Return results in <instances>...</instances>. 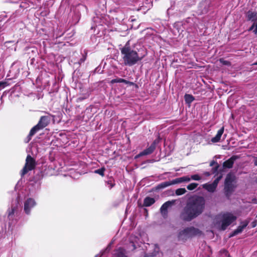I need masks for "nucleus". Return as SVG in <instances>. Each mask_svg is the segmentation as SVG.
<instances>
[{"instance_id":"obj_3","label":"nucleus","mask_w":257,"mask_h":257,"mask_svg":"<svg viewBox=\"0 0 257 257\" xmlns=\"http://www.w3.org/2000/svg\"><path fill=\"white\" fill-rule=\"evenodd\" d=\"M217 218L219 220V223L221 225V229L224 230L236 220L237 217L231 213L225 212L219 214Z\"/></svg>"},{"instance_id":"obj_21","label":"nucleus","mask_w":257,"mask_h":257,"mask_svg":"<svg viewBox=\"0 0 257 257\" xmlns=\"http://www.w3.org/2000/svg\"><path fill=\"white\" fill-rule=\"evenodd\" d=\"M173 185V181H166L162 182L160 184H159L157 187V188L158 189H164L167 187H168L170 185Z\"/></svg>"},{"instance_id":"obj_12","label":"nucleus","mask_w":257,"mask_h":257,"mask_svg":"<svg viewBox=\"0 0 257 257\" xmlns=\"http://www.w3.org/2000/svg\"><path fill=\"white\" fill-rule=\"evenodd\" d=\"M248 222L247 221H244L241 222V224L238 226L237 229L234 230L232 234L230 236H233L241 233L244 228H245L248 225Z\"/></svg>"},{"instance_id":"obj_16","label":"nucleus","mask_w":257,"mask_h":257,"mask_svg":"<svg viewBox=\"0 0 257 257\" xmlns=\"http://www.w3.org/2000/svg\"><path fill=\"white\" fill-rule=\"evenodd\" d=\"M174 184L181 183L184 182H189L191 181V178L188 176H183L182 177L177 178L172 180Z\"/></svg>"},{"instance_id":"obj_33","label":"nucleus","mask_w":257,"mask_h":257,"mask_svg":"<svg viewBox=\"0 0 257 257\" xmlns=\"http://www.w3.org/2000/svg\"><path fill=\"white\" fill-rule=\"evenodd\" d=\"M107 183L109 185L108 187L110 189H111L114 186V184L112 183L111 181H108L107 182Z\"/></svg>"},{"instance_id":"obj_5","label":"nucleus","mask_w":257,"mask_h":257,"mask_svg":"<svg viewBox=\"0 0 257 257\" xmlns=\"http://www.w3.org/2000/svg\"><path fill=\"white\" fill-rule=\"evenodd\" d=\"M200 230L194 227H187L181 231L178 234L179 240H186L190 237L200 234Z\"/></svg>"},{"instance_id":"obj_37","label":"nucleus","mask_w":257,"mask_h":257,"mask_svg":"<svg viewBox=\"0 0 257 257\" xmlns=\"http://www.w3.org/2000/svg\"><path fill=\"white\" fill-rule=\"evenodd\" d=\"M204 175L205 176H209L210 175V172H205L204 173Z\"/></svg>"},{"instance_id":"obj_28","label":"nucleus","mask_w":257,"mask_h":257,"mask_svg":"<svg viewBox=\"0 0 257 257\" xmlns=\"http://www.w3.org/2000/svg\"><path fill=\"white\" fill-rule=\"evenodd\" d=\"M219 61L222 65H224L230 66L231 65V63L229 61L225 60L222 58L220 59Z\"/></svg>"},{"instance_id":"obj_15","label":"nucleus","mask_w":257,"mask_h":257,"mask_svg":"<svg viewBox=\"0 0 257 257\" xmlns=\"http://www.w3.org/2000/svg\"><path fill=\"white\" fill-rule=\"evenodd\" d=\"M236 158L235 156H232L227 161H225L223 164V167L224 168H231L234 164V162Z\"/></svg>"},{"instance_id":"obj_30","label":"nucleus","mask_w":257,"mask_h":257,"mask_svg":"<svg viewBox=\"0 0 257 257\" xmlns=\"http://www.w3.org/2000/svg\"><path fill=\"white\" fill-rule=\"evenodd\" d=\"M221 178V176H219L217 178L215 179V180L213 182V183L216 186V187L218 185V184L220 181V180Z\"/></svg>"},{"instance_id":"obj_10","label":"nucleus","mask_w":257,"mask_h":257,"mask_svg":"<svg viewBox=\"0 0 257 257\" xmlns=\"http://www.w3.org/2000/svg\"><path fill=\"white\" fill-rule=\"evenodd\" d=\"M175 200L168 201L164 203L160 208V212L163 216H165L168 213V208L175 203Z\"/></svg>"},{"instance_id":"obj_2","label":"nucleus","mask_w":257,"mask_h":257,"mask_svg":"<svg viewBox=\"0 0 257 257\" xmlns=\"http://www.w3.org/2000/svg\"><path fill=\"white\" fill-rule=\"evenodd\" d=\"M120 50L123 64L125 66H132L141 61L144 57V55L140 56L131 47L129 41Z\"/></svg>"},{"instance_id":"obj_25","label":"nucleus","mask_w":257,"mask_h":257,"mask_svg":"<svg viewBox=\"0 0 257 257\" xmlns=\"http://www.w3.org/2000/svg\"><path fill=\"white\" fill-rule=\"evenodd\" d=\"M186 192V190L185 188H179L176 190V194L177 195H181L185 194Z\"/></svg>"},{"instance_id":"obj_1","label":"nucleus","mask_w":257,"mask_h":257,"mask_svg":"<svg viewBox=\"0 0 257 257\" xmlns=\"http://www.w3.org/2000/svg\"><path fill=\"white\" fill-rule=\"evenodd\" d=\"M205 200L203 197L195 196L189 199L180 214L184 221H190L201 214L205 208Z\"/></svg>"},{"instance_id":"obj_13","label":"nucleus","mask_w":257,"mask_h":257,"mask_svg":"<svg viewBox=\"0 0 257 257\" xmlns=\"http://www.w3.org/2000/svg\"><path fill=\"white\" fill-rule=\"evenodd\" d=\"M224 132V127H222L219 129L215 136L211 139V142L213 143L220 142L221 137Z\"/></svg>"},{"instance_id":"obj_4","label":"nucleus","mask_w":257,"mask_h":257,"mask_svg":"<svg viewBox=\"0 0 257 257\" xmlns=\"http://www.w3.org/2000/svg\"><path fill=\"white\" fill-rule=\"evenodd\" d=\"M18 206L19 202L16 200L15 203L12 205L11 209L8 211V217L10 221L9 223L11 225L15 224L19 218V211Z\"/></svg>"},{"instance_id":"obj_38","label":"nucleus","mask_w":257,"mask_h":257,"mask_svg":"<svg viewBox=\"0 0 257 257\" xmlns=\"http://www.w3.org/2000/svg\"><path fill=\"white\" fill-rule=\"evenodd\" d=\"M254 165L255 166H257V160H256L255 162H254Z\"/></svg>"},{"instance_id":"obj_23","label":"nucleus","mask_w":257,"mask_h":257,"mask_svg":"<svg viewBox=\"0 0 257 257\" xmlns=\"http://www.w3.org/2000/svg\"><path fill=\"white\" fill-rule=\"evenodd\" d=\"M248 31H252L255 34H257V22H253L252 26L249 28Z\"/></svg>"},{"instance_id":"obj_32","label":"nucleus","mask_w":257,"mask_h":257,"mask_svg":"<svg viewBox=\"0 0 257 257\" xmlns=\"http://www.w3.org/2000/svg\"><path fill=\"white\" fill-rule=\"evenodd\" d=\"M215 165H216V168H215V170H217V169H218V168L219 167V166H218V165L216 161H212L210 163V166H213L214 165H215Z\"/></svg>"},{"instance_id":"obj_19","label":"nucleus","mask_w":257,"mask_h":257,"mask_svg":"<svg viewBox=\"0 0 257 257\" xmlns=\"http://www.w3.org/2000/svg\"><path fill=\"white\" fill-rule=\"evenodd\" d=\"M155 202L154 198L147 197L144 199V206L146 207H149L153 205Z\"/></svg>"},{"instance_id":"obj_35","label":"nucleus","mask_w":257,"mask_h":257,"mask_svg":"<svg viewBox=\"0 0 257 257\" xmlns=\"http://www.w3.org/2000/svg\"><path fill=\"white\" fill-rule=\"evenodd\" d=\"M116 257H126L123 253H118Z\"/></svg>"},{"instance_id":"obj_17","label":"nucleus","mask_w":257,"mask_h":257,"mask_svg":"<svg viewBox=\"0 0 257 257\" xmlns=\"http://www.w3.org/2000/svg\"><path fill=\"white\" fill-rule=\"evenodd\" d=\"M216 186L212 183L211 184L206 183L203 185V188L207 190L208 192H214L216 188Z\"/></svg>"},{"instance_id":"obj_40","label":"nucleus","mask_w":257,"mask_h":257,"mask_svg":"<svg viewBox=\"0 0 257 257\" xmlns=\"http://www.w3.org/2000/svg\"><path fill=\"white\" fill-rule=\"evenodd\" d=\"M97 69H98V68H96L95 70V71H96Z\"/></svg>"},{"instance_id":"obj_6","label":"nucleus","mask_w":257,"mask_h":257,"mask_svg":"<svg viewBox=\"0 0 257 257\" xmlns=\"http://www.w3.org/2000/svg\"><path fill=\"white\" fill-rule=\"evenodd\" d=\"M235 180L234 175L228 174L226 177L224 183V191L227 196H229L233 191L234 186L233 182Z\"/></svg>"},{"instance_id":"obj_8","label":"nucleus","mask_w":257,"mask_h":257,"mask_svg":"<svg viewBox=\"0 0 257 257\" xmlns=\"http://www.w3.org/2000/svg\"><path fill=\"white\" fill-rule=\"evenodd\" d=\"M36 205L35 200L31 198L27 199L24 203V210L25 213L29 215L31 213V211Z\"/></svg>"},{"instance_id":"obj_31","label":"nucleus","mask_w":257,"mask_h":257,"mask_svg":"<svg viewBox=\"0 0 257 257\" xmlns=\"http://www.w3.org/2000/svg\"><path fill=\"white\" fill-rule=\"evenodd\" d=\"M86 54L85 55H83L82 57L79 60L78 63L79 64H82V63H83L85 61V60H86Z\"/></svg>"},{"instance_id":"obj_9","label":"nucleus","mask_w":257,"mask_h":257,"mask_svg":"<svg viewBox=\"0 0 257 257\" xmlns=\"http://www.w3.org/2000/svg\"><path fill=\"white\" fill-rule=\"evenodd\" d=\"M159 143V140H155L151 146L144 150L143 151L140 153L138 155L136 156V158H138L143 156H146L151 154L155 150L157 144Z\"/></svg>"},{"instance_id":"obj_27","label":"nucleus","mask_w":257,"mask_h":257,"mask_svg":"<svg viewBox=\"0 0 257 257\" xmlns=\"http://www.w3.org/2000/svg\"><path fill=\"white\" fill-rule=\"evenodd\" d=\"M191 180L199 181L201 179V177H200L198 174H194L191 176L190 177Z\"/></svg>"},{"instance_id":"obj_36","label":"nucleus","mask_w":257,"mask_h":257,"mask_svg":"<svg viewBox=\"0 0 257 257\" xmlns=\"http://www.w3.org/2000/svg\"><path fill=\"white\" fill-rule=\"evenodd\" d=\"M104 251H102V252H101V254H98L96 255L95 257H101L103 255V254L104 253Z\"/></svg>"},{"instance_id":"obj_11","label":"nucleus","mask_w":257,"mask_h":257,"mask_svg":"<svg viewBox=\"0 0 257 257\" xmlns=\"http://www.w3.org/2000/svg\"><path fill=\"white\" fill-rule=\"evenodd\" d=\"M50 117L48 115L42 116L41 117L37 125L39 126V128L42 129L48 125L50 121Z\"/></svg>"},{"instance_id":"obj_18","label":"nucleus","mask_w":257,"mask_h":257,"mask_svg":"<svg viewBox=\"0 0 257 257\" xmlns=\"http://www.w3.org/2000/svg\"><path fill=\"white\" fill-rule=\"evenodd\" d=\"M41 130L40 128H39V126L37 124L35 126H34L30 131V133L27 137L28 140L27 142H28L30 141L31 139V137L34 136L37 132L38 131Z\"/></svg>"},{"instance_id":"obj_26","label":"nucleus","mask_w":257,"mask_h":257,"mask_svg":"<svg viewBox=\"0 0 257 257\" xmlns=\"http://www.w3.org/2000/svg\"><path fill=\"white\" fill-rule=\"evenodd\" d=\"M105 170V169L104 168H101L100 169L95 170L94 173L96 174H98L101 175V176H104V173Z\"/></svg>"},{"instance_id":"obj_24","label":"nucleus","mask_w":257,"mask_h":257,"mask_svg":"<svg viewBox=\"0 0 257 257\" xmlns=\"http://www.w3.org/2000/svg\"><path fill=\"white\" fill-rule=\"evenodd\" d=\"M198 183H192L187 186V188L189 190H193L195 189L198 186Z\"/></svg>"},{"instance_id":"obj_29","label":"nucleus","mask_w":257,"mask_h":257,"mask_svg":"<svg viewBox=\"0 0 257 257\" xmlns=\"http://www.w3.org/2000/svg\"><path fill=\"white\" fill-rule=\"evenodd\" d=\"M8 85V83L6 81L0 82V91L4 89L6 86Z\"/></svg>"},{"instance_id":"obj_20","label":"nucleus","mask_w":257,"mask_h":257,"mask_svg":"<svg viewBox=\"0 0 257 257\" xmlns=\"http://www.w3.org/2000/svg\"><path fill=\"white\" fill-rule=\"evenodd\" d=\"M115 83H124L126 84H133V83L129 81L119 78L112 79L110 81V83L111 84H114Z\"/></svg>"},{"instance_id":"obj_14","label":"nucleus","mask_w":257,"mask_h":257,"mask_svg":"<svg viewBox=\"0 0 257 257\" xmlns=\"http://www.w3.org/2000/svg\"><path fill=\"white\" fill-rule=\"evenodd\" d=\"M246 17L248 21H251L253 22H257V13L249 11L246 13Z\"/></svg>"},{"instance_id":"obj_34","label":"nucleus","mask_w":257,"mask_h":257,"mask_svg":"<svg viewBox=\"0 0 257 257\" xmlns=\"http://www.w3.org/2000/svg\"><path fill=\"white\" fill-rule=\"evenodd\" d=\"M112 242H111V243H110L108 244V245L107 246V247H106V248L105 249V250H106V251H108L110 250V247H111V244H112Z\"/></svg>"},{"instance_id":"obj_7","label":"nucleus","mask_w":257,"mask_h":257,"mask_svg":"<svg viewBox=\"0 0 257 257\" xmlns=\"http://www.w3.org/2000/svg\"><path fill=\"white\" fill-rule=\"evenodd\" d=\"M36 163L35 159L30 155H28L26 160L25 166L21 172V176H24L29 171H32L35 169Z\"/></svg>"},{"instance_id":"obj_39","label":"nucleus","mask_w":257,"mask_h":257,"mask_svg":"<svg viewBox=\"0 0 257 257\" xmlns=\"http://www.w3.org/2000/svg\"><path fill=\"white\" fill-rule=\"evenodd\" d=\"M254 65H257V61L256 62H255L254 64Z\"/></svg>"},{"instance_id":"obj_22","label":"nucleus","mask_w":257,"mask_h":257,"mask_svg":"<svg viewBox=\"0 0 257 257\" xmlns=\"http://www.w3.org/2000/svg\"><path fill=\"white\" fill-rule=\"evenodd\" d=\"M184 99L186 103L190 104L194 100V97L191 94H186L184 95Z\"/></svg>"}]
</instances>
